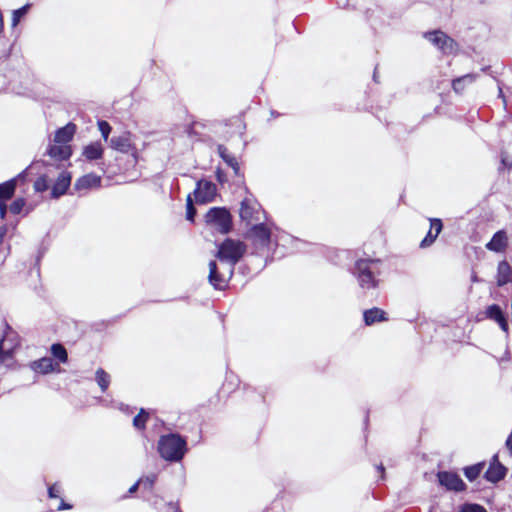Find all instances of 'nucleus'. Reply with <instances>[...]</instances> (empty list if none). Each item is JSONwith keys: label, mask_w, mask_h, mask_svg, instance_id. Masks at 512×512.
<instances>
[{"label": "nucleus", "mask_w": 512, "mask_h": 512, "mask_svg": "<svg viewBox=\"0 0 512 512\" xmlns=\"http://www.w3.org/2000/svg\"><path fill=\"white\" fill-rule=\"evenodd\" d=\"M157 451L167 462L181 461L188 451L187 440L178 433H168L160 436Z\"/></svg>", "instance_id": "1"}, {"label": "nucleus", "mask_w": 512, "mask_h": 512, "mask_svg": "<svg viewBox=\"0 0 512 512\" xmlns=\"http://www.w3.org/2000/svg\"><path fill=\"white\" fill-rule=\"evenodd\" d=\"M380 259L364 258L356 260L353 275L363 289H375L379 285Z\"/></svg>", "instance_id": "2"}, {"label": "nucleus", "mask_w": 512, "mask_h": 512, "mask_svg": "<svg viewBox=\"0 0 512 512\" xmlns=\"http://www.w3.org/2000/svg\"><path fill=\"white\" fill-rule=\"evenodd\" d=\"M246 252L247 245L243 241L226 238L218 245L216 258L222 265L235 269L236 264L244 257Z\"/></svg>", "instance_id": "3"}, {"label": "nucleus", "mask_w": 512, "mask_h": 512, "mask_svg": "<svg viewBox=\"0 0 512 512\" xmlns=\"http://www.w3.org/2000/svg\"><path fill=\"white\" fill-rule=\"evenodd\" d=\"M208 282L209 284L218 291H225L229 282L234 275V268L230 266H223L222 269L218 266L215 260H211L208 264Z\"/></svg>", "instance_id": "4"}, {"label": "nucleus", "mask_w": 512, "mask_h": 512, "mask_svg": "<svg viewBox=\"0 0 512 512\" xmlns=\"http://www.w3.org/2000/svg\"><path fill=\"white\" fill-rule=\"evenodd\" d=\"M423 36L443 55H456L459 51V44L442 30L428 31Z\"/></svg>", "instance_id": "5"}, {"label": "nucleus", "mask_w": 512, "mask_h": 512, "mask_svg": "<svg viewBox=\"0 0 512 512\" xmlns=\"http://www.w3.org/2000/svg\"><path fill=\"white\" fill-rule=\"evenodd\" d=\"M206 221L222 234H227L232 229V216L225 207L211 208L206 214Z\"/></svg>", "instance_id": "6"}, {"label": "nucleus", "mask_w": 512, "mask_h": 512, "mask_svg": "<svg viewBox=\"0 0 512 512\" xmlns=\"http://www.w3.org/2000/svg\"><path fill=\"white\" fill-rule=\"evenodd\" d=\"M110 146L121 153H130L131 163L135 166L139 160V154L136 146L132 143L131 133L125 132L120 136H114L110 140Z\"/></svg>", "instance_id": "7"}, {"label": "nucleus", "mask_w": 512, "mask_h": 512, "mask_svg": "<svg viewBox=\"0 0 512 512\" xmlns=\"http://www.w3.org/2000/svg\"><path fill=\"white\" fill-rule=\"evenodd\" d=\"M507 472V467L500 462L499 455L496 453L490 459L489 466L484 472L483 477L487 482L497 484L506 477Z\"/></svg>", "instance_id": "8"}, {"label": "nucleus", "mask_w": 512, "mask_h": 512, "mask_svg": "<svg viewBox=\"0 0 512 512\" xmlns=\"http://www.w3.org/2000/svg\"><path fill=\"white\" fill-rule=\"evenodd\" d=\"M217 187L212 181L199 180L194 190L195 200L198 204L212 202L216 196Z\"/></svg>", "instance_id": "9"}, {"label": "nucleus", "mask_w": 512, "mask_h": 512, "mask_svg": "<svg viewBox=\"0 0 512 512\" xmlns=\"http://www.w3.org/2000/svg\"><path fill=\"white\" fill-rule=\"evenodd\" d=\"M437 478L440 485L444 486L447 490L463 492L467 489V485L455 472L440 471L437 474Z\"/></svg>", "instance_id": "10"}, {"label": "nucleus", "mask_w": 512, "mask_h": 512, "mask_svg": "<svg viewBox=\"0 0 512 512\" xmlns=\"http://www.w3.org/2000/svg\"><path fill=\"white\" fill-rule=\"evenodd\" d=\"M240 218L247 222H257L260 220V205L257 203V201L251 199V198H245L241 201L240 205V211H239Z\"/></svg>", "instance_id": "11"}, {"label": "nucleus", "mask_w": 512, "mask_h": 512, "mask_svg": "<svg viewBox=\"0 0 512 512\" xmlns=\"http://www.w3.org/2000/svg\"><path fill=\"white\" fill-rule=\"evenodd\" d=\"M26 178V170L19 173L16 177L11 178L3 183L0 184V202H7L8 200L12 199L16 187L19 182H24Z\"/></svg>", "instance_id": "12"}, {"label": "nucleus", "mask_w": 512, "mask_h": 512, "mask_svg": "<svg viewBox=\"0 0 512 512\" xmlns=\"http://www.w3.org/2000/svg\"><path fill=\"white\" fill-rule=\"evenodd\" d=\"M101 184V176L95 173H88L76 179L74 183V190L77 192H87L91 189L100 188Z\"/></svg>", "instance_id": "13"}, {"label": "nucleus", "mask_w": 512, "mask_h": 512, "mask_svg": "<svg viewBox=\"0 0 512 512\" xmlns=\"http://www.w3.org/2000/svg\"><path fill=\"white\" fill-rule=\"evenodd\" d=\"M484 314L487 319L496 322L499 325V327L501 328V330L504 333L508 334V332H509L508 321H507V318H506L502 308L498 304H491V305L487 306Z\"/></svg>", "instance_id": "14"}, {"label": "nucleus", "mask_w": 512, "mask_h": 512, "mask_svg": "<svg viewBox=\"0 0 512 512\" xmlns=\"http://www.w3.org/2000/svg\"><path fill=\"white\" fill-rule=\"evenodd\" d=\"M271 229L264 223L255 224L250 229V235L256 244L268 247L271 242Z\"/></svg>", "instance_id": "15"}, {"label": "nucleus", "mask_w": 512, "mask_h": 512, "mask_svg": "<svg viewBox=\"0 0 512 512\" xmlns=\"http://www.w3.org/2000/svg\"><path fill=\"white\" fill-rule=\"evenodd\" d=\"M71 180H72L71 173L66 170L62 171L58 175L55 183L52 186L51 198L57 199V198L63 196L64 194H66L67 190L69 189V187L71 185Z\"/></svg>", "instance_id": "16"}, {"label": "nucleus", "mask_w": 512, "mask_h": 512, "mask_svg": "<svg viewBox=\"0 0 512 512\" xmlns=\"http://www.w3.org/2000/svg\"><path fill=\"white\" fill-rule=\"evenodd\" d=\"M430 229L420 242V248L430 247L443 229V222L440 218H430Z\"/></svg>", "instance_id": "17"}, {"label": "nucleus", "mask_w": 512, "mask_h": 512, "mask_svg": "<svg viewBox=\"0 0 512 512\" xmlns=\"http://www.w3.org/2000/svg\"><path fill=\"white\" fill-rule=\"evenodd\" d=\"M509 244L508 236L505 230H499L492 236L491 240L486 243L487 250L502 253L505 252Z\"/></svg>", "instance_id": "18"}, {"label": "nucleus", "mask_w": 512, "mask_h": 512, "mask_svg": "<svg viewBox=\"0 0 512 512\" xmlns=\"http://www.w3.org/2000/svg\"><path fill=\"white\" fill-rule=\"evenodd\" d=\"M31 369L40 374H48L54 371L59 372V363H55L51 358L49 357H42L38 360L33 361L30 364Z\"/></svg>", "instance_id": "19"}, {"label": "nucleus", "mask_w": 512, "mask_h": 512, "mask_svg": "<svg viewBox=\"0 0 512 512\" xmlns=\"http://www.w3.org/2000/svg\"><path fill=\"white\" fill-rule=\"evenodd\" d=\"M217 151L219 156L223 159V161L233 169L235 176L243 177L237 157L234 154L230 153L228 148L222 144L218 145Z\"/></svg>", "instance_id": "20"}, {"label": "nucleus", "mask_w": 512, "mask_h": 512, "mask_svg": "<svg viewBox=\"0 0 512 512\" xmlns=\"http://www.w3.org/2000/svg\"><path fill=\"white\" fill-rule=\"evenodd\" d=\"M363 320L366 326H372L375 323L388 321V316L384 310L373 307L363 312Z\"/></svg>", "instance_id": "21"}, {"label": "nucleus", "mask_w": 512, "mask_h": 512, "mask_svg": "<svg viewBox=\"0 0 512 512\" xmlns=\"http://www.w3.org/2000/svg\"><path fill=\"white\" fill-rule=\"evenodd\" d=\"M47 154L56 161H64L70 158L72 149L70 145L55 143L49 146Z\"/></svg>", "instance_id": "22"}, {"label": "nucleus", "mask_w": 512, "mask_h": 512, "mask_svg": "<svg viewBox=\"0 0 512 512\" xmlns=\"http://www.w3.org/2000/svg\"><path fill=\"white\" fill-rule=\"evenodd\" d=\"M76 128V125L71 122L66 124L64 127L59 128L55 132V143L69 145L68 143L73 139L76 133Z\"/></svg>", "instance_id": "23"}, {"label": "nucleus", "mask_w": 512, "mask_h": 512, "mask_svg": "<svg viewBox=\"0 0 512 512\" xmlns=\"http://www.w3.org/2000/svg\"><path fill=\"white\" fill-rule=\"evenodd\" d=\"M512 280V267L506 260H502L497 266L496 283L502 287Z\"/></svg>", "instance_id": "24"}, {"label": "nucleus", "mask_w": 512, "mask_h": 512, "mask_svg": "<svg viewBox=\"0 0 512 512\" xmlns=\"http://www.w3.org/2000/svg\"><path fill=\"white\" fill-rule=\"evenodd\" d=\"M103 154L104 149L99 141L88 144L83 148L82 152V155L89 161L101 159Z\"/></svg>", "instance_id": "25"}, {"label": "nucleus", "mask_w": 512, "mask_h": 512, "mask_svg": "<svg viewBox=\"0 0 512 512\" xmlns=\"http://www.w3.org/2000/svg\"><path fill=\"white\" fill-rule=\"evenodd\" d=\"M476 78L477 75L472 73L455 78L452 81V89L454 90L455 93H462L465 90L466 85L472 84L476 80Z\"/></svg>", "instance_id": "26"}, {"label": "nucleus", "mask_w": 512, "mask_h": 512, "mask_svg": "<svg viewBox=\"0 0 512 512\" xmlns=\"http://www.w3.org/2000/svg\"><path fill=\"white\" fill-rule=\"evenodd\" d=\"M485 466H486V462L481 461L476 464L464 467L462 469V471H463L464 476L467 478V480L470 482H473L480 476V474L483 472Z\"/></svg>", "instance_id": "27"}, {"label": "nucleus", "mask_w": 512, "mask_h": 512, "mask_svg": "<svg viewBox=\"0 0 512 512\" xmlns=\"http://www.w3.org/2000/svg\"><path fill=\"white\" fill-rule=\"evenodd\" d=\"M51 354L53 357L58 360L57 363H67L68 361V353L66 348L61 343H54L50 348Z\"/></svg>", "instance_id": "28"}, {"label": "nucleus", "mask_w": 512, "mask_h": 512, "mask_svg": "<svg viewBox=\"0 0 512 512\" xmlns=\"http://www.w3.org/2000/svg\"><path fill=\"white\" fill-rule=\"evenodd\" d=\"M149 418V413L144 408H141L138 414L133 418V426L136 429L143 431L146 429V424Z\"/></svg>", "instance_id": "29"}, {"label": "nucleus", "mask_w": 512, "mask_h": 512, "mask_svg": "<svg viewBox=\"0 0 512 512\" xmlns=\"http://www.w3.org/2000/svg\"><path fill=\"white\" fill-rule=\"evenodd\" d=\"M96 381L102 392H106L110 385V375L102 368H98L95 373Z\"/></svg>", "instance_id": "30"}, {"label": "nucleus", "mask_w": 512, "mask_h": 512, "mask_svg": "<svg viewBox=\"0 0 512 512\" xmlns=\"http://www.w3.org/2000/svg\"><path fill=\"white\" fill-rule=\"evenodd\" d=\"M29 8H30V4H25L24 6L13 11V13H12V26L13 27H15L19 24L22 17H24L27 14Z\"/></svg>", "instance_id": "31"}, {"label": "nucleus", "mask_w": 512, "mask_h": 512, "mask_svg": "<svg viewBox=\"0 0 512 512\" xmlns=\"http://www.w3.org/2000/svg\"><path fill=\"white\" fill-rule=\"evenodd\" d=\"M140 485L148 491H152L155 485V482L157 481V475L156 474H150L148 476L142 477L139 480Z\"/></svg>", "instance_id": "32"}, {"label": "nucleus", "mask_w": 512, "mask_h": 512, "mask_svg": "<svg viewBox=\"0 0 512 512\" xmlns=\"http://www.w3.org/2000/svg\"><path fill=\"white\" fill-rule=\"evenodd\" d=\"M26 205V200L23 197L16 198L9 206V210L12 214L18 215L22 212L24 206Z\"/></svg>", "instance_id": "33"}, {"label": "nucleus", "mask_w": 512, "mask_h": 512, "mask_svg": "<svg viewBox=\"0 0 512 512\" xmlns=\"http://www.w3.org/2000/svg\"><path fill=\"white\" fill-rule=\"evenodd\" d=\"M34 190L36 192H45L49 188L48 178L46 175H41L34 182Z\"/></svg>", "instance_id": "34"}, {"label": "nucleus", "mask_w": 512, "mask_h": 512, "mask_svg": "<svg viewBox=\"0 0 512 512\" xmlns=\"http://www.w3.org/2000/svg\"><path fill=\"white\" fill-rule=\"evenodd\" d=\"M196 216V208L193 204V199L191 195L189 194L186 199V218L187 220L193 222L194 218Z\"/></svg>", "instance_id": "35"}, {"label": "nucleus", "mask_w": 512, "mask_h": 512, "mask_svg": "<svg viewBox=\"0 0 512 512\" xmlns=\"http://www.w3.org/2000/svg\"><path fill=\"white\" fill-rule=\"evenodd\" d=\"M4 337L0 339V364L5 363L7 360L13 358V351L11 349L5 350L3 347Z\"/></svg>", "instance_id": "36"}, {"label": "nucleus", "mask_w": 512, "mask_h": 512, "mask_svg": "<svg viewBox=\"0 0 512 512\" xmlns=\"http://www.w3.org/2000/svg\"><path fill=\"white\" fill-rule=\"evenodd\" d=\"M98 129L101 132V135L105 141L108 140L109 134L111 133V126L110 124L105 120H100L97 123Z\"/></svg>", "instance_id": "37"}, {"label": "nucleus", "mask_w": 512, "mask_h": 512, "mask_svg": "<svg viewBox=\"0 0 512 512\" xmlns=\"http://www.w3.org/2000/svg\"><path fill=\"white\" fill-rule=\"evenodd\" d=\"M48 496L49 498L60 497V487L58 486V484L54 483L48 487Z\"/></svg>", "instance_id": "38"}, {"label": "nucleus", "mask_w": 512, "mask_h": 512, "mask_svg": "<svg viewBox=\"0 0 512 512\" xmlns=\"http://www.w3.org/2000/svg\"><path fill=\"white\" fill-rule=\"evenodd\" d=\"M7 204L6 202H0V219L4 220L6 218V215H7Z\"/></svg>", "instance_id": "39"}, {"label": "nucleus", "mask_w": 512, "mask_h": 512, "mask_svg": "<svg viewBox=\"0 0 512 512\" xmlns=\"http://www.w3.org/2000/svg\"><path fill=\"white\" fill-rule=\"evenodd\" d=\"M72 508V505L64 502L63 500H61V503L60 505L58 506V510H69Z\"/></svg>", "instance_id": "40"}, {"label": "nucleus", "mask_w": 512, "mask_h": 512, "mask_svg": "<svg viewBox=\"0 0 512 512\" xmlns=\"http://www.w3.org/2000/svg\"><path fill=\"white\" fill-rule=\"evenodd\" d=\"M139 486H140V483H139V481H137L136 483H134V484L129 488L128 493H129V494H133V493H135V492L138 490Z\"/></svg>", "instance_id": "41"}, {"label": "nucleus", "mask_w": 512, "mask_h": 512, "mask_svg": "<svg viewBox=\"0 0 512 512\" xmlns=\"http://www.w3.org/2000/svg\"><path fill=\"white\" fill-rule=\"evenodd\" d=\"M378 470L380 471V473H381V474H382V476H383V475H384V473H385V468H384V466H383L382 464L378 466Z\"/></svg>", "instance_id": "42"}, {"label": "nucleus", "mask_w": 512, "mask_h": 512, "mask_svg": "<svg viewBox=\"0 0 512 512\" xmlns=\"http://www.w3.org/2000/svg\"><path fill=\"white\" fill-rule=\"evenodd\" d=\"M221 178H223V175L218 174V181H221Z\"/></svg>", "instance_id": "43"}, {"label": "nucleus", "mask_w": 512, "mask_h": 512, "mask_svg": "<svg viewBox=\"0 0 512 512\" xmlns=\"http://www.w3.org/2000/svg\"><path fill=\"white\" fill-rule=\"evenodd\" d=\"M221 178H223V175L218 174V181H221Z\"/></svg>", "instance_id": "44"}, {"label": "nucleus", "mask_w": 512, "mask_h": 512, "mask_svg": "<svg viewBox=\"0 0 512 512\" xmlns=\"http://www.w3.org/2000/svg\"><path fill=\"white\" fill-rule=\"evenodd\" d=\"M508 168H511L512 167V163L510 165L506 164Z\"/></svg>", "instance_id": "45"}, {"label": "nucleus", "mask_w": 512, "mask_h": 512, "mask_svg": "<svg viewBox=\"0 0 512 512\" xmlns=\"http://www.w3.org/2000/svg\"><path fill=\"white\" fill-rule=\"evenodd\" d=\"M179 512H182V511H179Z\"/></svg>", "instance_id": "46"}]
</instances>
